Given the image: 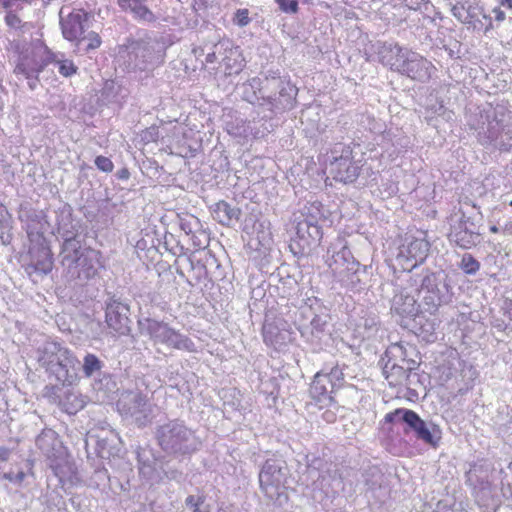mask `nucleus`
I'll list each match as a JSON object with an SVG mask.
<instances>
[{
    "mask_svg": "<svg viewBox=\"0 0 512 512\" xmlns=\"http://www.w3.org/2000/svg\"><path fill=\"white\" fill-rule=\"evenodd\" d=\"M466 125L483 147L499 151L512 149V111L504 104L486 103L470 109Z\"/></svg>",
    "mask_w": 512,
    "mask_h": 512,
    "instance_id": "nucleus-1",
    "label": "nucleus"
},
{
    "mask_svg": "<svg viewBox=\"0 0 512 512\" xmlns=\"http://www.w3.org/2000/svg\"><path fill=\"white\" fill-rule=\"evenodd\" d=\"M163 47L152 38L129 39L120 48L119 65L127 73L138 74L142 84L153 77V71L163 64Z\"/></svg>",
    "mask_w": 512,
    "mask_h": 512,
    "instance_id": "nucleus-2",
    "label": "nucleus"
},
{
    "mask_svg": "<svg viewBox=\"0 0 512 512\" xmlns=\"http://www.w3.org/2000/svg\"><path fill=\"white\" fill-rule=\"evenodd\" d=\"M154 439L166 456L180 461L190 459L202 448V441L196 431L179 418L158 424L155 427Z\"/></svg>",
    "mask_w": 512,
    "mask_h": 512,
    "instance_id": "nucleus-3",
    "label": "nucleus"
},
{
    "mask_svg": "<svg viewBox=\"0 0 512 512\" xmlns=\"http://www.w3.org/2000/svg\"><path fill=\"white\" fill-rule=\"evenodd\" d=\"M38 363L45 369L48 378L55 381L50 389L53 394L60 390L59 386H71L78 378L77 364L78 359L72 351L57 341H45L38 348Z\"/></svg>",
    "mask_w": 512,
    "mask_h": 512,
    "instance_id": "nucleus-4",
    "label": "nucleus"
},
{
    "mask_svg": "<svg viewBox=\"0 0 512 512\" xmlns=\"http://www.w3.org/2000/svg\"><path fill=\"white\" fill-rule=\"evenodd\" d=\"M263 78L253 77L250 86L257 88L262 97L259 106H267L274 113L291 110L296 105L298 88L288 76H282L278 70L262 73Z\"/></svg>",
    "mask_w": 512,
    "mask_h": 512,
    "instance_id": "nucleus-5",
    "label": "nucleus"
},
{
    "mask_svg": "<svg viewBox=\"0 0 512 512\" xmlns=\"http://www.w3.org/2000/svg\"><path fill=\"white\" fill-rule=\"evenodd\" d=\"M409 281L411 286L416 287L425 312L434 314L440 306L448 305L453 300L452 280L443 269H423L410 275Z\"/></svg>",
    "mask_w": 512,
    "mask_h": 512,
    "instance_id": "nucleus-6",
    "label": "nucleus"
},
{
    "mask_svg": "<svg viewBox=\"0 0 512 512\" xmlns=\"http://www.w3.org/2000/svg\"><path fill=\"white\" fill-rule=\"evenodd\" d=\"M332 178L343 184L354 183L360 175V161H356L351 144L335 143L328 156Z\"/></svg>",
    "mask_w": 512,
    "mask_h": 512,
    "instance_id": "nucleus-7",
    "label": "nucleus"
},
{
    "mask_svg": "<svg viewBox=\"0 0 512 512\" xmlns=\"http://www.w3.org/2000/svg\"><path fill=\"white\" fill-rule=\"evenodd\" d=\"M323 231L313 214L302 215L295 225V236L291 238L289 248L294 255H308L319 246Z\"/></svg>",
    "mask_w": 512,
    "mask_h": 512,
    "instance_id": "nucleus-8",
    "label": "nucleus"
},
{
    "mask_svg": "<svg viewBox=\"0 0 512 512\" xmlns=\"http://www.w3.org/2000/svg\"><path fill=\"white\" fill-rule=\"evenodd\" d=\"M452 15L475 31L487 33L494 29L492 15L481 5L480 0H458L451 8Z\"/></svg>",
    "mask_w": 512,
    "mask_h": 512,
    "instance_id": "nucleus-9",
    "label": "nucleus"
},
{
    "mask_svg": "<svg viewBox=\"0 0 512 512\" xmlns=\"http://www.w3.org/2000/svg\"><path fill=\"white\" fill-rule=\"evenodd\" d=\"M119 412L138 427H146L152 420V408L146 395L140 391H125L117 402Z\"/></svg>",
    "mask_w": 512,
    "mask_h": 512,
    "instance_id": "nucleus-10",
    "label": "nucleus"
},
{
    "mask_svg": "<svg viewBox=\"0 0 512 512\" xmlns=\"http://www.w3.org/2000/svg\"><path fill=\"white\" fill-rule=\"evenodd\" d=\"M289 476V468L282 458H270L263 464L259 473V484L262 492L270 499L280 494Z\"/></svg>",
    "mask_w": 512,
    "mask_h": 512,
    "instance_id": "nucleus-11",
    "label": "nucleus"
},
{
    "mask_svg": "<svg viewBox=\"0 0 512 512\" xmlns=\"http://www.w3.org/2000/svg\"><path fill=\"white\" fill-rule=\"evenodd\" d=\"M481 213L474 216H466L462 212L461 217L451 224L448 238L462 249H471L481 242V232L479 222Z\"/></svg>",
    "mask_w": 512,
    "mask_h": 512,
    "instance_id": "nucleus-12",
    "label": "nucleus"
},
{
    "mask_svg": "<svg viewBox=\"0 0 512 512\" xmlns=\"http://www.w3.org/2000/svg\"><path fill=\"white\" fill-rule=\"evenodd\" d=\"M50 62V53L44 55L40 50L27 48L19 54L14 73L27 79L29 88L35 90L39 83V74Z\"/></svg>",
    "mask_w": 512,
    "mask_h": 512,
    "instance_id": "nucleus-13",
    "label": "nucleus"
},
{
    "mask_svg": "<svg viewBox=\"0 0 512 512\" xmlns=\"http://www.w3.org/2000/svg\"><path fill=\"white\" fill-rule=\"evenodd\" d=\"M105 304V321L110 330L119 336H127L131 332L130 307L121 297L107 293Z\"/></svg>",
    "mask_w": 512,
    "mask_h": 512,
    "instance_id": "nucleus-14",
    "label": "nucleus"
},
{
    "mask_svg": "<svg viewBox=\"0 0 512 512\" xmlns=\"http://www.w3.org/2000/svg\"><path fill=\"white\" fill-rule=\"evenodd\" d=\"M60 26L63 37L76 42L90 29L93 15L83 9L63 6L59 11Z\"/></svg>",
    "mask_w": 512,
    "mask_h": 512,
    "instance_id": "nucleus-15",
    "label": "nucleus"
},
{
    "mask_svg": "<svg viewBox=\"0 0 512 512\" xmlns=\"http://www.w3.org/2000/svg\"><path fill=\"white\" fill-rule=\"evenodd\" d=\"M145 321L147 322V331L155 342L177 350L196 351L195 343L189 337L172 329L168 324L150 318H146Z\"/></svg>",
    "mask_w": 512,
    "mask_h": 512,
    "instance_id": "nucleus-16",
    "label": "nucleus"
},
{
    "mask_svg": "<svg viewBox=\"0 0 512 512\" xmlns=\"http://www.w3.org/2000/svg\"><path fill=\"white\" fill-rule=\"evenodd\" d=\"M298 312L303 318H311L309 325L302 324V335L309 331L312 337L320 340L323 335L330 334L331 315L329 309L320 304L317 299H315L314 303L299 308Z\"/></svg>",
    "mask_w": 512,
    "mask_h": 512,
    "instance_id": "nucleus-17",
    "label": "nucleus"
},
{
    "mask_svg": "<svg viewBox=\"0 0 512 512\" xmlns=\"http://www.w3.org/2000/svg\"><path fill=\"white\" fill-rule=\"evenodd\" d=\"M405 424L413 431L415 437L425 444L437 447L441 438L442 430L432 420H423L415 411L405 412Z\"/></svg>",
    "mask_w": 512,
    "mask_h": 512,
    "instance_id": "nucleus-18",
    "label": "nucleus"
},
{
    "mask_svg": "<svg viewBox=\"0 0 512 512\" xmlns=\"http://www.w3.org/2000/svg\"><path fill=\"white\" fill-rule=\"evenodd\" d=\"M433 68L430 61L416 52L406 50V55L397 72L412 80L424 83L430 79Z\"/></svg>",
    "mask_w": 512,
    "mask_h": 512,
    "instance_id": "nucleus-19",
    "label": "nucleus"
},
{
    "mask_svg": "<svg viewBox=\"0 0 512 512\" xmlns=\"http://www.w3.org/2000/svg\"><path fill=\"white\" fill-rule=\"evenodd\" d=\"M104 362L99 359L95 354L86 353L83 358L82 371L85 377H100L95 379L93 384L94 390L107 394L116 388V383L112 380L111 376L103 373L102 368Z\"/></svg>",
    "mask_w": 512,
    "mask_h": 512,
    "instance_id": "nucleus-20",
    "label": "nucleus"
},
{
    "mask_svg": "<svg viewBox=\"0 0 512 512\" xmlns=\"http://www.w3.org/2000/svg\"><path fill=\"white\" fill-rule=\"evenodd\" d=\"M326 375L327 374L321 371H318L314 375L309 387V395L312 400L308 403L309 406L314 405L319 409H323L335 402L334 394L340 388H332V382H329V378H327Z\"/></svg>",
    "mask_w": 512,
    "mask_h": 512,
    "instance_id": "nucleus-21",
    "label": "nucleus"
},
{
    "mask_svg": "<svg viewBox=\"0 0 512 512\" xmlns=\"http://www.w3.org/2000/svg\"><path fill=\"white\" fill-rule=\"evenodd\" d=\"M85 235L81 234L77 237L64 238L61 245L60 259L61 265L65 273H75V266L90 247L84 245Z\"/></svg>",
    "mask_w": 512,
    "mask_h": 512,
    "instance_id": "nucleus-22",
    "label": "nucleus"
},
{
    "mask_svg": "<svg viewBox=\"0 0 512 512\" xmlns=\"http://www.w3.org/2000/svg\"><path fill=\"white\" fill-rule=\"evenodd\" d=\"M430 250V243L424 238L407 237L405 243L400 247L397 259L402 265L405 262L414 261L410 271L423 263Z\"/></svg>",
    "mask_w": 512,
    "mask_h": 512,
    "instance_id": "nucleus-23",
    "label": "nucleus"
},
{
    "mask_svg": "<svg viewBox=\"0 0 512 512\" xmlns=\"http://www.w3.org/2000/svg\"><path fill=\"white\" fill-rule=\"evenodd\" d=\"M325 263L335 276L347 267L353 258L351 251L346 246L344 239L338 237L330 243L324 255Z\"/></svg>",
    "mask_w": 512,
    "mask_h": 512,
    "instance_id": "nucleus-24",
    "label": "nucleus"
},
{
    "mask_svg": "<svg viewBox=\"0 0 512 512\" xmlns=\"http://www.w3.org/2000/svg\"><path fill=\"white\" fill-rule=\"evenodd\" d=\"M388 358L406 366L407 370H417L421 356L415 345L410 343L392 344L385 352Z\"/></svg>",
    "mask_w": 512,
    "mask_h": 512,
    "instance_id": "nucleus-25",
    "label": "nucleus"
},
{
    "mask_svg": "<svg viewBox=\"0 0 512 512\" xmlns=\"http://www.w3.org/2000/svg\"><path fill=\"white\" fill-rule=\"evenodd\" d=\"M339 281L354 292L365 289L368 280L367 266L361 265L352 259L344 270L338 275Z\"/></svg>",
    "mask_w": 512,
    "mask_h": 512,
    "instance_id": "nucleus-26",
    "label": "nucleus"
},
{
    "mask_svg": "<svg viewBox=\"0 0 512 512\" xmlns=\"http://www.w3.org/2000/svg\"><path fill=\"white\" fill-rule=\"evenodd\" d=\"M56 224L58 236L64 238L77 237L83 234L79 221L73 219V208L70 204L64 203L56 211Z\"/></svg>",
    "mask_w": 512,
    "mask_h": 512,
    "instance_id": "nucleus-27",
    "label": "nucleus"
},
{
    "mask_svg": "<svg viewBox=\"0 0 512 512\" xmlns=\"http://www.w3.org/2000/svg\"><path fill=\"white\" fill-rule=\"evenodd\" d=\"M391 312L402 317L414 318L420 313L425 312L420 303L410 295L405 289H399L391 301Z\"/></svg>",
    "mask_w": 512,
    "mask_h": 512,
    "instance_id": "nucleus-28",
    "label": "nucleus"
},
{
    "mask_svg": "<svg viewBox=\"0 0 512 512\" xmlns=\"http://www.w3.org/2000/svg\"><path fill=\"white\" fill-rule=\"evenodd\" d=\"M100 252L90 248L85 254H82L81 259L75 266V273H66V276L71 280L78 279L86 281L92 279L98 273L100 266Z\"/></svg>",
    "mask_w": 512,
    "mask_h": 512,
    "instance_id": "nucleus-29",
    "label": "nucleus"
},
{
    "mask_svg": "<svg viewBox=\"0 0 512 512\" xmlns=\"http://www.w3.org/2000/svg\"><path fill=\"white\" fill-rule=\"evenodd\" d=\"M416 370H407L406 366L388 358L382 367V373L391 386L405 385L407 387L418 381Z\"/></svg>",
    "mask_w": 512,
    "mask_h": 512,
    "instance_id": "nucleus-30",
    "label": "nucleus"
},
{
    "mask_svg": "<svg viewBox=\"0 0 512 512\" xmlns=\"http://www.w3.org/2000/svg\"><path fill=\"white\" fill-rule=\"evenodd\" d=\"M37 448L49 459H57L63 453L62 442L52 429H44L36 438Z\"/></svg>",
    "mask_w": 512,
    "mask_h": 512,
    "instance_id": "nucleus-31",
    "label": "nucleus"
},
{
    "mask_svg": "<svg viewBox=\"0 0 512 512\" xmlns=\"http://www.w3.org/2000/svg\"><path fill=\"white\" fill-rule=\"evenodd\" d=\"M406 50L397 43L383 42L378 45L377 54L383 65L389 66L392 71L397 72L406 55Z\"/></svg>",
    "mask_w": 512,
    "mask_h": 512,
    "instance_id": "nucleus-32",
    "label": "nucleus"
},
{
    "mask_svg": "<svg viewBox=\"0 0 512 512\" xmlns=\"http://www.w3.org/2000/svg\"><path fill=\"white\" fill-rule=\"evenodd\" d=\"M29 253L31 257L30 265L36 272L46 275L52 271L53 254L47 244L43 242L33 246Z\"/></svg>",
    "mask_w": 512,
    "mask_h": 512,
    "instance_id": "nucleus-33",
    "label": "nucleus"
},
{
    "mask_svg": "<svg viewBox=\"0 0 512 512\" xmlns=\"http://www.w3.org/2000/svg\"><path fill=\"white\" fill-rule=\"evenodd\" d=\"M241 209L231 205L227 201L221 200L215 204L213 210L214 218L222 225L230 226L233 221L240 219Z\"/></svg>",
    "mask_w": 512,
    "mask_h": 512,
    "instance_id": "nucleus-34",
    "label": "nucleus"
},
{
    "mask_svg": "<svg viewBox=\"0 0 512 512\" xmlns=\"http://www.w3.org/2000/svg\"><path fill=\"white\" fill-rule=\"evenodd\" d=\"M363 477L365 485L367 486L368 490L372 492L378 491L381 497L386 496L388 489L385 481V476L379 467H369L368 469L365 470Z\"/></svg>",
    "mask_w": 512,
    "mask_h": 512,
    "instance_id": "nucleus-35",
    "label": "nucleus"
},
{
    "mask_svg": "<svg viewBox=\"0 0 512 512\" xmlns=\"http://www.w3.org/2000/svg\"><path fill=\"white\" fill-rule=\"evenodd\" d=\"M145 0H118L123 10H129L136 19L152 22L155 19L152 11L144 4Z\"/></svg>",
    "mask_w": 512,
    "mask_h": 512,
    "instance_id": "nucleus-36",
    "label": "nucleus"
},
{
    "mask_svg": "<svg viewBox=\"0 0 512 512\" xmlns=\"http://www.w3.org/2000/svg\"><path fill=\"white\" fill-rule=\"evenodd\" d=\"M222 62L224 63L225 75L227 76L239 74L246 64L239 47H235L233 50H230V54H226L222 58Z\"/></svg>",
    "mask_w": 512,
    "mask_h": 512,
    "instance_id": "nucleus-37",
    "label": "nucleus"
},
{
    "mask_svg": "<svg viewBox=\"0 0 512 512\" xmlns=\"http://www.w3.org/2000/svg\"><path fill=\"white\" fill-rule=\"evenodd\" d=\"M101 42L98 33L88 30L81 39L75 42V46L78 53L85 54L97 49Z\"/></svg>",
    "mask_w": 512,
    "mask_h": 512,
    "instance_id": "nucleus-38",
    "label": "nucleus"
},
{
    "mask_svg": "<svg viewBox=\"0 0 512 512\" xmlns=\"http://www.w3.org/2000/svg\"><path fill=\"white\" fill-rule=\"evenodd\" d=\"M344 368L345 365L341 366L338 363L325 364L320 371L327 374L326 377L329 378V382H332V388H342L345 384Z\"/></svg>",
    "mask_w": 512,
    "mask_h": 512,
    "instance_id": "nucleus-39",
    "label": "nucleus"
},
{
    "mask_svg": "<svg viewBox=\"0 0 512 512\" xmlns=\"http://www.w3.org/2000/svg\"><path fill=\"white\" fill-rule=\"evenodd\" d=\"M482 472V467L473 465L469 469V471L466 472V484H468L473 489L479 488L480 490H486L489 489L490 483L487 480L486 477H482L480 473Z\"/></svg>",
    "mask_w": 512,
    "mask_h": 512,
    "instance_id": "nucleus-40",
    "label": "nucleus"
},
{
    "mask_svg": "<svg viewBox=\"0 0 512 512\" xmlns=\"http://www.w3.org/2000/svg\"><path fill=\"white\" fill-rule=\"evenodd\" d=\"M27 476V471L19 465L11 467L8 471L5 470L4 465H0V477L15 485L20 486Z\"/></svg>",
    "mask_w": 512,
    "mask_h": 512,
    "instance_id": "nucleus-41",
    "label": "nucleus"
},
{
    "mask_svg": "<svg viewBox=\"0 0 512 512\" xmlns=\"http://www.w3.org/2000/svg\"><path fill=\"white\" fill-rule=\"evenodd\" d=\"M122 86L118 84L115 80H107L104 83L102 88V97L106 99L108 102H116L118 101V97L124 98L122 93Z\"/></svg>",
    "mask_w": 512,
    "mask_h": 512,
    "instance_id": "nucleus-42",
    "label": "nucleus"
},
{
    "mask_svg": "<svg viewBox=\"0 0 512 512\" xmlns=\"http://www.w3.org/2000/svg\"><path fill=\"white\" fill-rule=\"evenodd\" d=\"M11 216L5 206L0 207V239L3 244L10 241Z\"/></svg>",
    "mask_w": 512,
    "mask_h": 512,
    "instance_id": "nucleus-43",
    "label": "nucleus"
},
{
    "mask_svg": "<svg viewBox=\"0 0 512 512\" xmlns=\"http://www.w3.org/2000/svg\"><path fill=\"white\" fill-rule=\"evenodd\" d=\"M458 267L467 275L473 276L478 273L480 270L481 264L480 262L469 253H465L461 261L458 264Z\"/></svg>",
    "mask_w": 512,
    "mask_h": 512,
    "instance_id": "nucleus-44",
    "label": "nucleus"
},
{
    "mask_svg": "<svg viewBox=\"0 0 512 512\" xmlns=\"http://www.w3.org/2000/svg\"><path fill=\"white\" fill-rule=\"evenodd\" d=\"M44 503L49 509H65L66 503L61 493L56 489H48L44 494Z\"/></svg>",
    "mask_w": 512,
    "mask_h": 512,
    "instance_id": "nucleus-45",
    "label": "nucleus"
},
{
    "mask_svg": "<svg viewBox=\"0 0 512 512\" xmlns=\"http://www.w3.org/2000/svg\"><path fill=\"white\" fill-rule=\"evenodd\" d=\"M91 442L95 443V452L101 458L109 457L110 451L107 449L108 441L105 438H99L95 435H89L86 440V445H89Z\"/></svg>",
    "mask_w": 512,
    "mask_h": 512,
    "instance_id": "nucleus-46",
    "label": "nucleus"
},
{
    "mask_svg": "<svg viewBox=\"0 0 512 512\" xmlns=\"http://www.w3.org/2000/svg\"><path fill=\"white\" fill-rule=\"evenodd\" d=\"M179 226L187 235H190L201 228V223L197 217L190 215L186 218H180Z\"/></svg>",
    "mask_w": 512,
    "mask_h": 512,
    "instance_id": "nucleus-47",
    "label": "nucleus"
},
{
    "mask_svg": "<svg viewBox=\"0 0 512 512\" xmlns=\"http://www.w3.org/2000/svg\"><path fill=\"white\" fill-rule=\"evenodd\" d=\"M52 57L53 55H51V62H55L58 65V71L62 76L70 77L77 73L78 67L72 60H54Z\"/></svg>",
    "mask_w": 512,
    "mask_h": 512,
    "instance_id": "nucleus-48",
    "label": "nucleus"
},
{
    "mask_svg": "<svg viewBox=\"0 0 512 512\" xmlns=\"http://www.w3.org/2000/svg\"><path fill=\"white\" fill-rule=\"evenodd\" d=\"M243 99L251 104L262 103V97L257 88L250 86V79L243 84Z\"/></svg>",
    "mask_w": 512,
    "mask_h": 512,
    "instance_id": "nucleus-49",
    "label": "nucleus"
},
{
    "mask_svg": "<svg viewBox=\"0 0 512 512\" xmlns=\"http://www.w3.org/2000/svg\"><path fill=\"white\" fill-rule=\"evenodd\" d=\"M191 235V241L195 249H202L208 246L209 236L204 230L199 228Z\"/></svg>",
    "mask_w": 512,
    "mask_h": 512,
    "instance_id": "nucleus-50",
    "label": "nucleus"
},
{
    "mask_svg": "<svg viewBox=\"0 0 512 512\" xmlns=\"http://www.w3.org/2000/svg\"><path fill=\"white\" fill-rule=\"evenodd\" d=\"M57 397L59 398V403L62 404L63 407H65L66 412L69 414H75L79 409L83 408V402L79 400L78 397L74 394H69L66 397L67 401H69L70 398L73 397V402H71L69 406L68 403L62 401L59 395H57Z\"/></svg>",
    "mask_w": 512,
    "mask_h": 512,
    "instance_id": "nucleus-51",
    "label": "nucleus"
},
{
    "mask_svg": "<svg viewBox=\"0 0 512 512\" xmlns=\"http://www.w3.org/2000/svg\"><path fill=\"white\" fill-rule=\"evenodd\" d=\"M234 48L233 43L229 39L220 40L212 46L213 51H216V55L218 57L222 56V58L226 54H230V50H233Z\"/></svg>",
    "mask_w": 512,
    "mask_h": 512,
    "instance_id": "nucleus-52",
    "label": "nucleus"
},
{
    "mask_svg": "<svg viewBox=\"0 0 512 512\" xmlns=\"http://www.w3.org/2000/svg\"><path fill=\"white\" fill-rule=\"evenodd\" d=\"M251 22L249 10L246 8L238 9L233 17V23L239 27H245Z\"/></svg>",
    "mask_w": 512,
    "mask_h": 512,
    "instance_id": "nucleus-53",
    "label": "nucleus"
},
{
    "mask_svg": "<svg viewBox=\"0 0 512 512\" xmlns=\"http://www.w3.org/2000/svg\"><path fill=\"white\" fill-rule=\"evenodd\" d=\"M95 166L102 172L109 173L113 171V162L105 156L99 155L94 160Z\"/></svg>",
    "mask_w": 512,
    "mask_h": 512,
    "instance_id": "nucleus-54",
    "label": "nucleus"
},
{
    "mask_svg": "<svg viewBox=\"0 0 512 512\" xmlns=\"http://www.w3.org/2000/svg\"><path fill=\"white\" fill-rule=\"evenodd\" d=\"M405 412H412L410 409L399 408L385 415V423H393L397 420H401L405 423Z\"/></svg>",
    "mask_w": 512,
    "mask_h": 512,
    "instance_id": "nucleus-55",
    "label": "nucleus"
},
{
    "mask_svg": "<svg viewBox=\"0 0 512 512\" xmlns=\"http://www.w3.org/2000/svg\"><path fill=\"white\" fill-rule=\"evenodd\" d=\"M281 11L285 13H296L298 11L297 0H275Z\"/></svg>",
    "mask_w": 512,
    "mask_h": 512,
    "instance_id": "nucleus-56",
    "label": "nucleus"
},
{
    "mask_svg": "<svg viewBox=\"0 0 512 512\" xmlns=\"http://www.w3.org/2000/svg\"><path fill=\"white\" fill-rule=\"evenodd\" d=\"M504 316L512 321V296H505L501 306Z\"/></svg>",
    "mask_w": 512,
    "mask_h": 512,
    "instance_id": "nucleus-57",
    "label": "nucleus"
},
{
    "mask_svg": "<svg viewBox=\"0 0 512 512\" xmlns=\"http://www.w3.org/2000/svg\"><path fill=\"white\" fill-rule=\"evenodd\" d=\"M5 22L11 28H19L21 19L15 13L9 11L5 15Z\"/></svg>",
    "mask_w": 512,
    "mask_h": 512,
    "instance_id": "nucleus-58",
    "label": "nucleus"
},
{
    "mask_svg": "<svg viewBox=\"0 0 512 512\" xmlns=\"http://www.w3.org/2000/svg\"><path fill=\"white\" fill-rule=\"evenodd\" d=\"M489 13L492 15V24L494 22L499 24L505 20V13L500 7L493 8Z\"/></svg>",
    "mask_w": 512,
    "mask_h": 512,
    "instance_id": "nucleus-59",
    "label": "nucleus"
},
{
    "mask_svg": "<svg viewBox=\"0 0 512 512\" xmlns=\"http://www.w3.org/2000/svg\"><path fill=\"white\" fill-rule=\"evenodd\" d=\"M427 0H403L404 5L410 10H418Z\"/></svg>",
    "mask_w": 512,
    "mask_h": 512,
    "instance_id": "nucleus-60",
    "label": "nucleus"
},
{
    "mask_svg": "<svg viewBox=\"0 0 512 512\" xmlns=\"http://www.w3.org/2000/svg\"><path fill=\"white\" fill-rule=\"evenodd\" d=\"M33 0H0V4L8 9V8H12L13 6H15L17 3L21 2V3H25V4H31Z\"/></svg>",
    "mask_w": 512,
    "mask_h": 512,
    "instance_id": "nucleus-61",
    "label": "nucleus"
},
{
    "mask_svg": "<svg viewBox=\"0 0 512 512\" xmlns=\"http://www.w3.org/2000/svg\"><path fill=\"white\" fill-rule=\"evenodd\" d=\"M158 137V129L156 127H150L145 131L143 138L148 141H156Z\"/></svg>",
    "mask_w": 512,
    "mask_h": 512,
    "instance_id": "nucleus-62",
    "label": "nucleus"
},
{
    "mask_svg": "<svg viewBox=\"0 0 512 512\" xmlns=\"http://www.w3.org/2000/svg\"><path fill=\"white\" fill-rule=\"evenodd\" d=\"M307 459V466L312 467L314 469H320L322 465V460L316 456H312V458H309V456L306 457Z\"/></svg>",
    "mask_w": 512,
    "mask_h": 512,
    "instance_id": "nucleus-63",
    "label": "nucleus"
},
{
    "mask_svg": "<svg viewBox=\"0 0 512 512\" xmlns=\"http://www.w3.org/2000/svg\"><path fill=\"white\" fill-rule=\"evenodd\" d=\"M115 177L118 180L126 181L130 178V172L128 168L123 167L115 173Z\"/></svg>",
    "mask_w": 512,
    "mask_h": 512,
    "instance_id": "nucleus-64",
    "label": "nucleus"
}]
</instances>
